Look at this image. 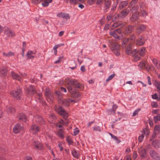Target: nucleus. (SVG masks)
Here are the masks:
<instances>
[{
	"label": "nucleus",
	"instance_id": "nucleus-1",
	"mask_svg": "<svg viewBox=\"0 0 160 160\" xmlns=\"http://www.w3.org/2000/svg\"><path fill=\"white\" fill-rule=\"evenodd\" d=\"M67 87L72 96L74 98L80 97V94L77 90L78 89H82L83 88L82 85L74 79H71L68 82Z\"/></svg>",
	"mask_w": 160,
	"mask_h": 160
},
{
	"label": "nucleus",
	"instance_id": "nucleus-2",
	"mask_svg": "<svg viewBox=\"0 0 160 160\" xmlns=\"http://www.w3.org/2000/svg\"><path fill=\"white\" fill-rule=\"evenodd\" d=\"M108 46L114 54L117 56L120 54V46L114 40L111 38L108 39Z\"/></svg>",
	"mask_w": 160,
	"mask_h": 160
},
{
	"label": "nucleus",
	"instance_id": "nucleus-3",
	"mask_svg": "<svg viewBox=\"0 0 160 160\" xmlns=\"http://www.w3.org/2000/svg\"><path fill=\"white\" fill-rule=\"evenodd\" d=\"M55 111L64 119H67L69 116L68 113L61 106L55 105Z\"/></svg>",
	"mask_w": 160,
	"mask_h": 160
},
{
	"label": "nucleus",
	"instance_id": "nucleus-4",
	"mask_svg": "<svg viewBox=\"0 0 160 160\" xmlns=\"http://www.w3.org/2000/svg\"><path fill=\"white\" fill-rule=\"evenodd\" d=\"M44 94L48 102H52L53 101V95L50 90L46 89L45 91Z\"/></svg>",
	"mask_w": 160,
	"mask_h": 160
},
{
	"label": "nucleus",
	"instance_id": "nucleus-5",
	"mask_svg": "<svg viewBox=\"0 0 160 160\" xmlns=\"http://www.w3.org/2000/svg\"><path fill=\"white\" fill-rule=\"evenodd\" d=\"M11 94L15 99H20L21 98L22 92L20 89H17V90L11 92Z\"/></svg>",
	"mask_w": 160,
	"mask_h": 160
},
{
	"label": "nucleus",
	"instance_id": "nucleus-6",
	"mask_svg": "<svg viewBox=\"0 0 160 160\" xmlns=\"http://www.w3.org/2000/svg\"><path fill=\"white\" fill-rule=\"evenodd\" d=\"M134 30V27L129 25L125 28L123 33L125 35H128L131 34Z\"/></svg>",
	"mask_w": 160,
	"mask_h": 160
},
{
	"label": "nucleus",
	"instance_id": "nucleus-7",
	"mask_svg": "<svg viewBox=\"0 0 160 160\" xmlns=\"http://www.w3.org/2000/svg\"><path fill=\"white\" fill-rule=\"evenodd\" d=\"M4 34L8 37H12L15 36L14 32L9 28H7L5 30Z\"/></svg>",
	"mask_w": 160,
	"mask_h": 160
},
{
	"label": "nucleus",
	"instance_id": "nucleus-8",
	"mask_svg": "<svg viewBox=\"0 0 160 160\" xmlns=\"http://www.w3.org/2000/svg\"><path fill=\"white\" fill-rule=\"evenodd\" d=\"M10 75L13 79L17 80L20 81L22 80V78L20 75L13 71H11Z\"/></svg>",
	"mask_w": 160,
	"mask_h": 160
},
{
	"label": "nucleus",
	"instance_id": "nucleus-9",
	"mask_svg": "<svg viewBox=\"0 0 160 160\" xmlns=\"http://www.w3.org/2000/svg\"><path fill=\"white\" fill-rule=\"evenodd\" d=\"M145 42V40L144 37L142 36H140L136 40V43L137 45L140 46L144 45Z\"/></svg>",
	"mask_w": 160,
	"mask_h": 160
},
{
	"label": "nucleus",
	"instance_id": "nucleus-10",
	"mask_svg": "<svg viewBox=\"0 0 160 160\" xmlns=\"http://www.w3.org/2000/svg\"><path fill=\"white\" fill-rule=\"evenodd\" d=\"M150 154L152 158L155 160H160L159 155L153 150L150 151Z\"/></svg>",
	"mask_w": 160,
	"mask_h": 160
},
{
	"label": "nucleus",
	"instance_id": "nucleus-11",
	"mask_svg": "<svg viewBox=\"0 0 160 160\" xmlns=\"http://www.w3.org/2000/svg\"><path fill=\"white\" fill-rule=\"evenodd\" d=\"M36 51L29 50L27 53L26 56L27 57V59L28 60L32 59L35 58V55L36 53Z\"/></svg>",
	"mask_w": 160,
	"mask_h": 160
},
{
	"label": "nucleus",
	"instance_id": "nucleus-12",
	"mask_svg": "<svg viewBox=\"0 0 160 160\" xmlns=\"http://www.w3.org/2000/svg\"><path fill=\"white\" fill-rule=\"evenodd\" d=\"M23 129V127L21 126L19 123L16 124L13 128L14 133L17 134L19 133L20 131Z\"/></svg>",
	"mask_w": 160,
	"mask_h": 160
},
{
	"label": "nucleus",
	"instance_id": "nucleus-13",
	"mask_svg": "<svg viewBox=\"0 0 160 160\" xmlns=\"http://www.w3.org/2000/svg\"><path fill=\"white\" fill-rule=\"evenodd\" d=\"M17 118L20 122L22 123L26 122L27 120L26 116L22 113L19 114Z\"/></svg>",
	"mask_w": 160,
	"mask_h": 160
},
{
	"label": "nucleus",
	"instance_id": "nucleus-14",
	"mask_svg": "<svg viewBox=\"0 0 160 160\" xmlns=\"http://www.w3.org/2000/svg\"><path fill=\"white\" fill-rule=\"evenodd\" d=\"M30 130L32 133L34 134H37L39 131L40 128L39 127L35 124L32 125L30 128Z\"/></svg>",
	"mask_w": 160,
	"mask_h": 160
},
{
	"label": "nucleus",
	"instance_id": "nucleus-15",
	"mask_svg": "<svg viewBox=\"0 0 160 160\" xmlns=\"http://www.w3.org/2000/svg\"><path fill=\"white\" fill-rule=\"evenodd\" d=\"M35 119L37 123L40 125L44 124L45 123V121L42 117L38 115L35 117Z\"/></svg>",
	"mask_w": 160,
	"mask_h": 160
},
{
	"label": "nucleus",
	"instance_id": "nucleus-16",
	"mask_svg": "<svg viewBox=\"0 0 160 160\" xmlns=\"http://www.w3.org/2000/svg\"><path fill=\"white\" fill-rule=\"evenodd\" d=\"M33 146L36 149L42 150L43 147L42 145L37 141H34L33 142Z\"/></svg>",
	"mask_w": 160,
	"mask_h": 160
},
{
	"label": "nucleus",
	"instance_id": "nucleus-17",
	"mask_svg": "<svg viewBox=\"0 0 160 160\" xmlns=\"http://www.w3.org/2000/svg\"><path fill=\"white\" fill-rule=\"evenodd\" d=\"M27 92L30 95H33L36 92L35 88L33 86L28 87L27 88Z\"/></svg>",
	"mask_w": 160,
	"mask_h": 160
},
{
	"label": "nucleus",
	"instance_id": "nucleus-18",
	"mask_svg": "<svg viewBox=\"0 0 160 160\" xmlns=\"http://www.w3.org/2000/svg\"><path fill=\"white\" fill-rule=\"evenodd\" d=\"M146 27L144 25H139L137 28L136 33L137 35H139L140 33L144 31L146 29Z\"/></svg>",
	"mask_w": 160,
	"mask_h": 160
},
{
	"label": "nucleus",
	"instance_id": "nucleus-19",
	"mask_svg": "<svg viewBox=\"0 0 160 160\" xmlns=\"http://www.w3.org/2000/svg\"><path fill=\"white\" fill-rule=\"evenodd\" d=\"M138 152L142 158H144L146 157V151L145 149L141 148L138 149Z\"/></svg>",
	"mask_w": 160,
	"mask_h": 160
},
{
	"label": "nucleus",
	"instance_id": "nucleus-20",
	"mask_svg": "<svg viewBox=\"0 0 160 160\" xmlns=\"http://www.w3.org/2000/svg\"><path fill=\"white\" fill-rule=\"evenodd\" d=\"M129 10L128 8H125L122 10L120 13V17L122 18H125L128 14Z\"/></svg>",
	"mask_w": 160,
	"mask_h": 160
},
{
	"label": "nucleus",
	"instance_id": "nucleus-21",
	"mask_svg": "<svg viewBox=\"0 0 160 160\" xmlns=\"http://www.w3.org/2000/svg\"><path fill=\"white\" fill-rule=\"evenodd\" d=\"M139 16V13L138 12H136L133 14L130 18V21L132 22H135L138 19Z\"/></svg>",
	"mask_w": 160,
	"mask_h": 160
},
{
	"label": "nucleus",
	"instance_id": "nucleus-22",
	"mask_svg": "<svg viewBox=\"0 0 160 160\" xmlns=\"http://www.w3.org/2000/svg\"><path fill=\"white\" fill-rule=\"evenodd\" d=\"M7 70L5 67H2L0 68V75L1 76H4L6 75Z\"/></svg>",
	"mask_w": 160,
	"mask_h": 160
},
{
	"label": "nucleus",
	"instance_id": "nucleus-23",
	"mask_svg": "<svg viewBox=\"0 0 160 160\" xmlns=\"http://www.w3.org/2000/svg\"><path fill=\"white\" fill-rule=\"evenodd\" d=\"M128 4V2L126 1H124L121 2L118 8H119L120 9H121L125 7Z\"/></svg>",
	"mask_w": 160,
	"mask_h": 160
},
{
	"label": "nucleus",
	"instance_id": "nucleus-24",
	"mask_svg": "<svg viewBox=\"0 0 160 160\" xmlns=\"http://www.w3.org/2000/svg\"><path fill=\"white\" fill-rule=\"evenodd\" d=\"M57 16L59 17L64 18L66 19H68L70 18L68 14L65 13H61L60 14H57Z\"/></svg>",
	"mask_w": 160,
	"mask_h": 160
},
{
	"label": "nucleus",
	"instance_id": "nucleus-25",
	"mask_svg": "<svg viewBox=\"0 0 160 160\" xmlns=\"http://www.w3.org/2000/svg\"><path fill=\"white\" fill-rule=\"evenodd\" d=\"M110 34L113 36L115 39H118V40H120L121 39V37L119 36L115 32H114V31L112 32H110Z\"/></svg>",
	"mask_w": 160,
	"mask_h": 160
},
{
	"label": "nucleus",
	"instance_id": "nucleus-26",
	"mask_svg": "<svg viewBox=\"0 0 160 160\" xmlns=\"http://www.w3.org/2000/svg\"><path fill=\"white\" fill-rule=\"evenodd\" d=\"M64 44L61 43L60 44L56 45L53 47V50L54 51V53L55 55H56L57 54V49L59 47L64 46Z\"/></svg>",
	"mask_w": 160,
	"mask_h": 160
},
{
	"label": "nucleus",
	"instance_id": "nucleus-27",
	"mask_svg": "<svg viewBox=\"0 0 160 160\" xmlns=\"http://www.w3.org/2000/svg\"><path fill=\"white\" fill-rule=\"evenodd\" d=\"M52 0H44V2L42 3V6L46 7L49 5V3L52 2Z\"/></svg>",
	"mask_w": 160,
	"mask_h": 160
},
{
	"label": "nucleus",
	"instance_id": "nucleus-28",
	"mask_svg": "<svg viewBox=\"0 0 160 160\" xmlns=\"http://www.w3.org/2000/svg\"><path fill=\"white\" fill-rule=\"evenodd\" d=\"M132 45V43L129 44L126 48V52L127 54L128 55H130V53L132 51L131 47Z\"/></svg>",
	"mask_w": 160,
	"mask_h": 160
},
{
	"label": "nucleus",
	"instance_id": "nucleus-29",
	"mask_svg": "<svg viewBox=\"0 0 160 160\" xmlns=\"http://www.w3.org/2000/svg\"><path fill=\"white\" fill-rule=\"evenodd\" d=\"M70 1L72 4H73L82 3L84 2V0H70Z\"/></svg>",
	"mask_w": 160,
	"mask_h": 160
},
{
	"label": "nucleus",
	"instance_id": "nucleus-30",
	"mask_svg": "<svg viewBox=\"0 0 160 160\" xmlns=\"http://www.w3.org/2000/svg\"><path fill=\"white\" fill-rule=\"evenodd\" d=\"M7 112L8 113H12L15 112V109L11 107H7Z\"/></svg>",
	"mask_w": 160,
	"mask_h": 160
},
{
	"label": "nucleus",
	"instance_id": "nucleus-31",
	"mask_svg": "<svg viewBox=\"0 0 160 160\" xmlns=\"http://www.w3.org/2000/svg\"><path fill=\"white\" fill-rule=\"evenodd\" d=\"M63 131L62 129H59L57 132L58 135L61 138H64V136L63 135Z\"/></svg>",
	"mask_w": 160,
	"mask_h": 160
},
{
	"label": "nucleus",
	"instance_id": "nucleus-32",
	"mask_svg": "<svg viewBox=\"0 0 160 160\" xmlns=\"http://www.w3.org/2000/svg\"><path fill=\"white\" fill-rule=\"evenodd\" d=\"M145 53V48L142 47L141 48L140 50L139 51V54L142 56H143Z\"/></svg>",
	"mask_w": 160,
	"mask_h": 160
},
{
	"label": "nucleus",
	"instance_id": "nucleus-33",
	"mask_svg": "<svg viewBox=\"0 0 160 160\" xmlns=\"http://www.w3.org/2000/svg\"><path fill=\"white\" fill-rule=\"evenodd\" d=\"M129 41V38H124L122 41V45L123 46L125 47Z\"/></svg>",
	"mask_w": 160,
	"mask_h": 160
},
{
	"label": "nucleus",
	"instance_id": "nucleus-34",
	"mask_svg": "<svg viewBox=\"0 0 160 160\" xmlns=\"http://www.w3.org/2000/svg\"><path fill=\"white\" fill-rule=\"evenodd\" d=\"M110 4V1L109 0H108L106 1H105V6L106 9H109Z\"/></svg>",
	"mask_w": 160,
	"mask_h": 160
},
{
	"label": "nucleus",
	"instance_id": "nucleus-35",
	"mask_svg": "<svg viewBox=\"0 0 160 160\" xmlns=\"http://www.w3.org/2000/svg\"><path fill=\"white\" fill-rule=\"evenodd\" d=\"M139 53V51L136 49H134L132 50L130 55L134 56L135 55Z\"/></svg>",
	"mask_w": 160,
	"mask_h": 160
},
{
	"label": "nucleus",
	"instance_id": "nucleus-36",
	"mask_svg": "<svg viewBox=\"0 0 160 160\" xmlns=\"http://www.w3.org/2000/svg\"><path fill=\"white\" fill-rule=\"evenodd\" d=\"M142 56L141 55H140V54L138 53L137 55H135L134 56V60L135 62H137L141 58V57Z\"/></svg>",
	"mask_w": 160,
	"mask_h": 160
},
{
	"label": "nucleus",
	"instance_id": "nucleus-37",
	"mask_svg": "<svg viewBox=\"0 0 160 160\" xmlns=\"http://www.w3.org/2000/svg\"><path fill=\"white\" fill-rule=\"evenodd\" d=\"M114 27H118L120 26H122V27L123 26V25H122V23L120 22H117L114 23L113 25Z\"/></svg>",
	"mask_w": 160,
	"mask_h": 160
},
{
	"label": "nucleus",
	"instance_id": "nucleus-38",
	"mask_svg": "<svg viewBox=\"0 0 160 160\" xmlns=\"http://www.w3.org/2000/svg\"><path fill=\"white\" fill-rule=\"evenodd\" d=\"M107 112L108 114H115L116 113L115 111L113 110L112 108V109H109L108 110Z\"/></svg>",
	"mask_w": 160,
	"mask_h": 160
},
{
	"label": "nucleus",
	"instance_id": "nucleus-39",
	"mask_svg": "<svg viewBox=\"0 0 160 160\" xmlns=\"http://www.w3.org/2000/svg\"><path fill=\"white\" fill-rule=\"evenodd\" d=\"M154 120L155 123L160 120V115H158L154 117Z\"/></svg>",
	"mask_w": 160,
	"mask_h": 160
},
{
	"label": "nucleus",
	"instance_id": "nucleus-40",
	"mask_svg": "<svg viewBox=\"0 0 160 160\" xmlns=\"http://www.w3.org/2000/svg\"><path fill=\"white\" fill-rule=\"evenodd\" d=\"M3 55L4 56H6L7 57H9L12 55L13 56L14 55V53L13 52H9L8 53H5V52H3Z\"/></svg>",
	"mask_w": 160,
	"mask_h": 160
},
{
	"label": "nucleus",
	"instance_id": "nucleus-41",
	"mask_svg": "<svg viewBox=\"0 0 160 160\" xmlns=\"http://www.w3.org/2000/svg\"><path fill=\"white\" fill-rule=\"evenodd\" d=\"M115 74H112L109 76V77L106 79V81L108 82L110 80H112L115 76Z\"/></svg>",
	"mask_w": 160,
	"mask_h": 160
},
{
	"label": "nucleus",
	"instance_id": "nucleus-42",
	"mask_svg": "<svg viewBox=\"0 0 160 160\" xmlns=\"http://www.w3.org/2000/svg\"><path fill=\"white\" fill-rule=\"evenodd\" d=\"M118 1H117L116 2L114 3L112 5V8L111 9L112 11L114 10L116 8L118 5Z\"/></svg>",
	"mask_w": 160,
	"mask_h": 160
},
{
	"label": "nucleus",
	"instance_id": "nucleus-43",
	"mask_svg": "<svg viewBox=\"0 0 160 160\" xmlns=\"http://www.w3.org/2000/svg\"><path fill=\"white\" fill-rule=\"evenodd\" d=\"M93 130L95 131H99L100 132L101 131V128L99 126H96L93 128Z\"/></svg>",
	"mask_w": 160,
	"mask_h": 160
},
{
	"label": "nucleus",
	"instance_id": "nucleus-44",
	"mask_svg": "<svg viewBox=\"0 0 160 160\" xmlns=\"http://www.w3.org/2000/svg\"><path fill=\"white\" fill-rule=\"evenodd\" d=\"M145 63L144 62L141 61L138 65V66L141 68H142L145 66Z\"/></svg>",
	"mask_w": 160,
	"mask_h": 160
},
{
	"label": "nucleus",
	"instance_id": "nucleus-45",
	"mask_svg": "<svg viewBox=\"0 0 160 160\" xmlns=\"http://www.w3.org/2000/svg\"><path fill=\"white\" fill-rule=\"evenodd\" d=\"M129 38V40H130L131 41H134L136 39V36L134 34H132L130 36Z\"/></svg>",
	"mask_w": 160,
	"mask_h": 160
},
{
	"label": "nucleus",
	"instance_id": "nucleus-46",
	"mask_svg": "<svg viewBox=\"0 0 160 160\" xmlns=\"http://www.w3.org/2000/svg\"><path fill=\"white\" fill-rule=\"evenodd\" d=\"M144 136L143 133H142L141 135L139 136L138 139L139 142H142L144 138Z\"/></svg>",
	"mask_w": 160,
	"mask_h": 160
},
{
	"label": "nucleus",
	"instance_id": "nucleus-47",
	"mask_svg": "<svg viewBox=\"0 0 160 160\" xmlns=\"http://www.w3.org/2000/svg\"><path fill=\"white\" fill-rule=\"evenodd\" d=\"M141 110V109L140 108H138L137 110H135L132 114V116L134 117L137 115L138 114V112L139 111Z\"/></svg>",
	"mask_w": 160,
	"mask_h": 160
},
{
	"label": "nucleus",
	"instance_id": "nucleus-48",
	"mask_svg": "<svg viewBox=\"0 0 160 160\" xmlns=\"http://www.w3.org/2000/svg\"><path fill=\"white\" fill-rule=\"evenodd\" d=\"M66 140L69 144H72L73 143V142L72 140L70 138L69 136H68L66 138Z\"/></svg>",
	"mask_w": 160,
	"mask_h": 160
},
{
	"label": "nucleus",
	"instance_id": "nucleus-49",
	"mask_svg": "<svg viewBox=\"0 0 160 160\" xmlns=\"http://www.w3.org/2000/svg\"><path fill=\"white\" fill-rule=\"evenodd\" d=\"M74 134L73 135L74 136H76L79 133V130L78 129V128H76L74 129Z\"/></svg>",
	"mask_w": 160,
	"mask_h": 160
},
{
	"label": "nucleus",
	"instance_id": "nucleus-50",
	"mask_svg": "<svg viewBox=\"0 0 160 160\" xmlns=\"http://www.w3.org/2000/svg\"><path fill=\"white\" fill-rule=\"evenodd\" d=\"M72 156L74 157H76V158H78V152H77L76 151L74 150V152H72Z\"/></svg>",
	"mask_w": 160,
	"mask_h": 160
},
{
	"label": "nucleus",
	"instance_id": "nucleus-51",
	"mask_svg": "<svg viewBox=\"0 0 160 160\" xmlns=\"http://www.w3.org/2000/svg\"><path fill=\"white\" fill-rule=\"evenodd\" d=\"M141 11V13H142V16L143 17H146L148 13L147 12L144 10H142Z\"/></svg>",
	"mask_w": 160,
	"mask_h": 160
},
{
	"label": "nucleus",
	"instance_id": "nucleus-52",
	"mask_svg": "<svg viewBox=\"0 0 160 160\" xmlns=\"http://www.w3.org/2000/svg\"><path fill=\"white\" fill-rule=\"evenodd\" d=\"M114 32H115L117 34H122V31L121 29L118 28L114 31Z\"/></svg>",
	"mask_w": 160,
	"mask_h": 160
},
{
	"label": "nucleus",
	"instance_id": "nucleus-53",
	"mask_svg": "<svg viewBox=\"0 0 160 160\" xmlns=\"http://www.w3.org/2000/svg\"><path fill=\"white\" fill-rule=\"evenodd\" d=\"M154 130H157L158 132H160V125H156L154 128Z\"/></svg>",
	"mask_w": 160,
	"mask_h": 160
},
{
	"label": "nucleus",
	"instance_id": "nucleus-54",
	"mask_svg": "<svg viewBox=\"0 0 160 160\" xmlns=\"http://www.w3.org/2000/svg\"><path fill=\"white\" fill-rule=\"evenodd\" d=\"M152 98L154 99H158V97L157 93H155L154 94L152 95Z\"/></svg>",
	"mask_w": 160,
	"mask_h": 160
},
{
	"label": "nucleus",
	"instance_id": "nucleus-55",
	"mask_svg": "<svg viewBox=\"0 0 160 160\" xmlns=\"http://www.w3.org/2000/svg\"><path fill=\"white\" fill-rule=\"evenodd\" d=\"M96 0H88V3L89 5H92L95 1Z\"/></svg>",
	"mask_w": 160,
	"mask_h": 160
},
{
	"label": "nucleus",
	"instance_id": "nucleus-56",
	"mask_svg": "<svg viewBox=\"0 0 160 160\" xmlns=\"http://www.w3.org/2000/svg\"><path fill=\"white\" fill-rule=\"evenodd\" d=\"M55 94L58 97L60 98L62 96L61 93L60 91H56L55 92Z\"/></svg>",
	"mask_w": 160,
	"mask_h": 160
},
{
	"label": "nucleus",
	"instance_id": "nucleus-57",
	"mask_svg": "<svg viewBox=\"0 0 160 160\" xmlns=\"http://www.w3.org/2000/svg\"><path fill=\"white\" fill-rule=\"evenodd\" d=\"M144 5L143 2H141L139 3V6L141 10V9L143 8Z\"/></svg>",
	"mask_w": 160,
	"mask_h": 160
},
{
	"label": "nucleus",
	"instance_id": "nucleus-58",
	"mask_svg": "<svg viewBox=\"0 0 160 160\" xmlns=\"http://www.w3.org/2000/svg\"><path fill=\"white\" fill-rule=\"evenodd\" d=\"M19 73L22 78L25 77L27 76V74L25 73Z\"/></svg>",
	"mask_w": 160,
	"mask_h": 160
},
{
	"label": "nucleus",
	"instance_id": "nucleus-59",
	"mask_svg": "<svg viewBox=\"0 0 160 160\" xmlns=\"http://www.w3.org/2000/svg\"><path fill=\"white\" fill-rule=\"evenodd\" d=\"M155 84L157 88L160 87V82H156Z\"/></svg>",
	"mask_w": 160,
	"mask_h": 160
},
{
	"label": "nucleus",
	"instance_id": "nucleus-60",
	"mask_svg": "<svg viewBox=\"0 0 160 160\" xmlns=\"http://www.w3.org/2000/svg\"><path fill=\"white\" fill-rule=\"evenodd\" d=\"M80 70L82 72H85V69L84 66H81L80 68Z\"/></svg>",
	"mask_w": 160,
	"mask_h": 160
},
{
	"label": "nucleus",
	"instance_id": "nucleus-61",
	"mask_svg": "<svg viewBox=\"0 0 160 160\" xmlns=\"http://www.w3.org/2000/svg\"><path fill=\"white\" fill-rule=\"evenodd\" d=\"M104 0H97L96 4H100L102 3Z\"/></svg>",
	"mask_w": 160,
	"mask_h": 160
},
{
	"label": "nucleus",
	"instance_id": "nucleus-62",
	"mask_svg": "<svg viewBox=\"0 0 160 160\" xmlns=\"http://www.w3.org/2000/svg\"><path fill=\"white\" fill-rule=\"evenodd\" d=\"M118 107V106L116 104H114L112 107V109L116 111V109Z\"/></svg>",
	"mask_w": 160,
	"mask_h": 160
},
{
	"label": "nucleus",
	"instance_id": "nucleus-63",
	"mask_svg": "<svg viewBox=\"0 0 160 160\" xmlns=\"http://www.w3.org/2000/svg\"><path fill=\"white\" fill-rule=\"evenodd\" d=\"M60 89H61V91L62 92H67L66 89L64 87H61Z\"/></svg>",
	"mask_w": 160,
	"mask_h": 160
},
{
	"label": "nucleus",
	"instance_id": "nucleus-64",
	"mask_svg": "<svg viewBox=\"0 0 160 160\" xmlns=\"http://www.w3.org/2000/svg\"><path fill=\"white\" fill-rule=\"evenodd\" d=\"M25 160H32V159L31 157L27 156L25 158Z\"/></svg>",
	"mask_w": 160,
	"mask_h": 160
}]
</instances>
